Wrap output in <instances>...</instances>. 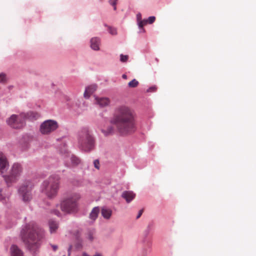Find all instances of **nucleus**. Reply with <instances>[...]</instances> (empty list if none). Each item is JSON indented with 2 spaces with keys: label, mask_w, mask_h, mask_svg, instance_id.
Listing matches in <instances>:
<instances>
[{
  "label": "nucleus",
  "mask_w": 256,
  "mask_h": 256,
  "mask_svg": "<svg viewBox=\"0 0 256 256\" xmlns=\"http://www.w3.org/2000/svg\"><path fill=\"white\" fill-rule=\"evenodd\" d=\"M20 236L28 248L36 256L44 236V230L34 225H24L20 232Z\"/></svg>",
  "instance_id": "obj_1"
},
{
  "label": "nucleus",
  "mask_w": 256,
  "mask_h": 256,
  "mask_svg": "<svg viewBox=\"0 0 256 256\" xmlns=\"http://www.w3.org/2000/svg\"><path fill=\"white\" fill-rule=\"evenodd\" d=\"M110 122L116 126L120 135H126L128 133V108L125 106L116 108Z\"/></svg>",
  "instance_id": "obj_2"
},
{
  "label": "nucleus",
  "mask_w": 256,
  "mask_h": 256,
  "mask_svg": "<svg viewBox=\"0 0 256 256\" xmlns=\"http://www.w3.org/2000/svg\"><path fill=\"white\" fill-rule=\"evenodd\" d=\"M60 180V178L58 175L53 174L50 176L42 184V192L44 193L48 198H54L57 195L59 190Z\"/></svg>",
  "instance_id": "obj_3"
},
{
  "label": "nucleus",
  "mask_w": 256,
  "mask_h": 256,
  "mask_svg": "<svg viewBox=\"0 0 256 256\" xmlns=\"http://www.w3.org/2000/svg\"><path fill=\"white\" fill-rule=\"evenodd\" d=\"M78 140V146L82 150L89 152L94 149L95 140L88 128H84L80 130Z\"/></svg>",
  "instance_id": "obj_4"
},
{
  "label": "nucleus",
  "mask_w": 256,
  "mask_h": 256,
  "mask_svg": "<svg viewBox=\"0 0 256 256\" xmlns=\"http://www.w3.org/2000/svg\"><path fill=\"white\" fill-rule=\"evenodd\" d=\"M80 198L79 194H72L64 198L60 204L61 210L66 214L75 212L78 210V201Z\"/></svg>",
  "instance_id": "obj_5"
},
{
  "label": "nucleus",
  "mask_w": 256,
  "mask_h": 256,
  "mask_svg": "<svg viewBox=\"0 0 256 256\" xmlns=\"http://www.w3.org/2000/svg\"><path fill=\"white\" fill-rule=\"evenodd\" d=\"M23 172V168L19 163H14L12 166L8 174L2 175L8 187L11 186L18 182Z\"/></svg>",
  "instance_id": "obj_6"
},
{
  "label": "nucleus",
  "mask_w": 256,
  "mask_h": 256,
  "mask_svg": "<svg viewBox=\"0 0 256 256\" xmlns=\"http://www.w3.org/2000/svg\"><path fill=\"white\" fill-rule=\"evenodd\" d=\"M33 188L34 184L30 180H24L18 188V193L24 202H28L32 200Z\"/></svg>",
  "instance_id": "obj_7"
},
{
  "label": "nucleus",
  "mask_w": 256,
  "mask_h": 256,
  "mask_svg": "<svg viewBox=\"0 0 256 256\" xmlns=\"http://www.w3.org/2000/svg\"><path fill=\"white\" fill-rule=\"evenodd\" d=\"M6 122L10 127L15 129L21 128L26 124L24 116H21V113L18 115L12 114L6 120Z\"/></svg>",
  "instance_id": "obj_8"
},
{
  "label": "nucleus",
  "mask_w": 256,
  "mask_h": 256,
  "mask_svg": "<svg viewBox=\"0 0 256 256\" xmlns=\"http://www.w3.org/2000/svg\"><path fill=\"white\" fill-rule=\"evenodd\" d=\"M58 126L56 121L48 120L44 121L40 126V130L43 134H48L56 130Z\"/></svg>",
  "instance_id": "obj_9"
},
{
  "label": "nucleus",
  "mask_w": 256,
  "mask_h": 256,
  "mask_svg": "<svg viewBox=\"0 0 256 256\" xmlns=\"http://www.w3.org/2000/svg\"><path fill=\"white\" fill-rule=\"evenodd\" d=\"M65 166L67 167L72 166H78L80 162V160L78 158L74 155H70V154H67L64 158Z\"/></svg>",
  "instance_id": "obj_10"
},
{
  "label": "nucleus",
  "mask_w": 256,
  "mask_h": 256,
  "mask_svg": "<svg viewBox=\"0 0 256 256\" xmlns=\"http://www.w3.org/2000/svg\"><path fill=\"white\" fill-rule=\"evenodd\" d=\"M9 168V164L5 155L0 152V174L4 175V173L6 172Z\"/></svg>",
  "instance_id": "obj_11"
},
{
  "label": "nucleus",
  "mask_w": 256,
  "mask_h": 256,
  "mask_svg": "<svg viewBox=\"0 0 256 256\" xmlns=\"http://www.w3.org/2000/svg\"><path fill=\"white\" fill-rule=\"evenodd\" d=\"M94 103L100 108H104L110 105V100L107 97H100L96 96H94Z\"/></svg>",
  "instance_id": "obj_12"
},
{
  "label": "nucleus",
  "mask_w": 256,
  "mask_h": 256,
  "mask_svg": "<svg viewBox=\"0 0 256 256\" xmlns=\"http://www.w3.org/2000/svg\"><path fill=\"white\" fill-rule=\"evenodd\" d=\"M129 133L134 132L136 129V114L129 110Z\"/></svg>",
  "instance_id": "obj_13"
},
{
  "label": "nucleus",
  "mask_w": 256,
  "mask_h": 256,
  "mask_svg": "<svg viewBox=\"0 0 256 256\" xmlns=\"http://www.w3.org/2000/svg\"><path fill=\"white\" fill-rule=\"evenodd\" d=\"M70 233L74 235L76 240H78V242L75 244V247L76 249H80L82 248V240L80 238V232L78 230H72V231H70Z\"/></svg>",
  "instance_id": "obj_14"
},
{
  "label": "nucleus",
  "mask_w": 256,
  "mask_h": 256,
  "mask_svg": "<svg viewBox=\"0 0 256 256\" xmlns=\"http://www.w3.org/2000/svg\"><path fill=\"white\" fill-rule=\"evenodd\" d=\"M21 116H24V121L26 120H34L37 119L40 115L38 113L32 111L28 112H22Z\"/></svg>",
  "instance_id": "obj_15"
},
{
  "label": "nucleus",
  "mask_w": 256,
  "mask_h": 256,
  "mask_svg": "<svg viewBox=\"0 0 256 256\" xmlns=\"http://www.w3.org/2000/svg\"><path fill=\"white\" fill-rule=\"evenodd\" d=\"M90 48L94 50H100V38L98 37L92 38L90 40Z\"/></svg>",
  "instance_id": "obj_16"
},
{
  "label": "nucleus",
  "mask_w": 256,
  "mask_h": 256,
  "mask_svg": "<svg viewBox=\"0 0 256 256\" xmlns=\"http://www.w3.org/2000/svg\"><path fill=\"white\" fill-rule=\"evenodd\" d=\"M10 250L11 256H24L22 252L16 245H12Z\"/></svg>",
  "instance_id": "obj_17"
},
{
  "label": "nucleus",
  "mask_w": 256,
  "mask_h": 256,
  "mask_svg": "<svg viewBox=\"0 0 256 256\" xmlns=\"http://www.w3.org/2000/svg\"><path fill=\"white\" fill-rule=\"evenodd\" d=\"M156 20V17L154 16H150L148 19L144 20L142 21L138 22V26L140 28H142L143 26L148 24H152Z\"/></svg>",
  "instance_id": "obj_18"
},
{
  "label": "nucleus",
  "mask_w": 256,
  "mask_h": 256,
  "mask_svg": "<svg viewBox=\"0 0 256 256\" xmlns=\"http://www.w3.org/2000/svg\"><path fill=\"white\" fill-rule=\"evenodd\" d=\"M100 212V208L98 206H96L92 208L90 213V214L89 218L90 220L94 221L98 218V214Z\"/></svg>",
  "instance_id": "obj_19"
},
{
  "label": "nucleus",
  "mask_w": 256,
  "mask_h": 256,
  "mask_svg": "<svg viewBox=\"0 0 256 256\" xmlns=\"http://www.w3.org/2000/svg\"><path fill=\"white\" fill-rule=\"evenodd\" d=\"M101 213L104 218L109 219L112 216V211L109 208L103 207L102 209Z\"/></svg>",
  "instance_id": "obj_20"
},
{
  "label": "nucleus",
  "mask_w": 256,
  "mask_h": 256,
  "mask_svg": "<svg viewBox=\"0 0 256 256\" xmlns=\"http://www.w3.org/2000/svg\"><path fill=\"white\" fill-rule=\"evenodd\" d=\"M101 131L106 136H109L112 135L114 134V127L111 126H108L106 129V130L102 129Z\"/></svg>",
  "instance_id": "obj_21"
},
{
  "label": "nucleus",
  "mask_w": 256,
  "mask_h": 256,
  "mask_svg": "<svg viewBox=\"0 0 256 256\" xmlns=\"http://www.w3.org/2000/svg\"><path fill=\"white\" fill-rule=\"evenodd\" d=\"M105 26L108 27V32L112 35H116L117 34L116 29L114 27L108 26L106 24H104Z\"/></svg>",
  "instance_id": "obj_22"
},
{
  "label": "nucleus",
  "mask_w": 256,
  "mask_h": 256,
  "mask_svg": "<svg viewBox=\"0 0 256 256\" xmlns=\"http://www.w3.org/2000/svg\"><path fill=\"white\" fill-rule=\"evenodd\" d=\"M95 233V230L94 229L90 230H88V238L90 240L92 241L94 240L93 235Z\"/></svg>",
  "instance_id": "obj_23"
},
{
  "label": "nucleus",
  "mask_w": 256,
  "mask_h": 256,
  "mask_svg": "<svg viewBox=\"0 0 256 256\" xmlns=\"http://www.w3.org/2000/svg\"><path fill=\"white\" fill-rule=\"evenodd\" d=\"M138 84L139 82L137 80L134 79L129 82V87L136 88L138 86Z\"/></svg>",
  "instance_id": "obj_24"
},
{
  "label": "nucleus",
  "mask_w": 256,
  "mask_h": 256,
  "mask_svg": "<svg viewBox=\"0 0 256 256\" xmlns=\"http://www.w3.org/2000/svg\"><path fill=\"white\" fill-rule=\"evenodd\" d=\"M58 228V225H49V229L50 234H53L56 232Z\"/></svg>",
  "instance_id": "obj_25"
},
{
  "label": "nucleus",
  "mask_w": 256,
  "mask_h": 256,
  "mask_svg": "<svg viewBox=\"0 0 256 256\" xmlns=\"http://www.w3.org/2000/svg\"><path fill=\"white\" fill-rule=\"evenodd\" d=\"M86 88L88 89L89 93L92 94L96 90L97 86L96 84H93L86 87Z\"/></svg>",
  "instance_id": "obj_26"
},
{
  "label": "nucleus",
  "mask_w": 256,
  "mask_h": 256,
  "mask_svg": "<svg viewBox=\"0 0 256 256\" xmlns=\"http://www.w3.org/2000/svg\"><path fill=\"white\" fill-rule=\"evenodd\" d=\"M128 60V56L127 55H124L121 54L120 55V61L121 62H126Z\"/></svg>",
  "instance_id": "obj_27"
},
{
  "label": "nucleus",
  "mask_w": 256,
  "mask_h": 256,
  "mask_svg": "<svg viewBox=\"0 0 256 256\" xmlns=\"http://www.w3.org/2000/svg\"><path fill=\"white\" fill-rule=\"evenodd\" d=\"M118 0H109V3L114 7V10H116V2Z\"/></svg>",
  "instance_id": "obj_28"
},
{
  "label": "nucleus",
  "mask_w": 256,
  "mask_h": 256,
  "mask_svg": "<svg viewBox=\"0 0 256 256\" xmlns=\"http://www.w3.org/2000/svg\"><path fill=\"white\" fill-rule=\"evenodd\" d=\"M94 165L95 168L98 170L100 169V162L98 160L96 159L94 161Z\"/></svg>",
  "instance_id": "obj_29"
},
{
  "label": "nucleus",
  "mask_w": 256,
  "mask_h": 256,
  "mask_svg": "<svg viewBox=\"0 0 256 256\" xmlns=\"http://www.w3.org/2000/svg\"><path fill=\"white\" fill-rule=\"evenodd\" d=\"M122 196L124 198L127 202H128V191H124L123 192Z\"/></svg>",
  "instance_id": "obj_30"
},
{
  "label": "nucleus",
  "mask_w": 256,
  "mask_h": 256,
  "mask_svg": "<svg viewBox=\"0 0 256 256\" xmlns=\"http://www.w3.org/2000/svg\"><path fill=\"white\" fill-rule=\"evenodd\" d=\"M90 93H89L88 89L86 88L84 94V96L86 98H88Z\"/></svg>",
  "instance_id": "obj_31"
},
{
  "label": "nucleus",
  "mask_w": 256,
  "mask_h": 256,
  "mask_svg": "<svg viewBox=\"0 0 256 256\" xmlns=\"http://www.w3.org/2000/svg\"><path fill=\"white\" fill-rule=\"evenodd\" d=\"M136 196V194L133 192L129 191V202L132 200Z\"/></svg>",
  "instance_id": "obj_32"
},
{
  "label": "nucleus",
  "mask_w": 256,
  "mask_h": 256,
  "mask_svg": "<svg viewBox=\"0 0 256 256\" xmlns=\"http://www.w3.org/2000/svg\"><path fill=\"white\" fill-rule=\"evenodd\" d=\"M6 80V76L4 74H0V82L4 83Z\"/></svg>",
  "instance_id": "obj_33"
},
{
  "label": "nucleus",
  "mask_w": 256,
  "mask_h": 256,
  "mask_svg": "<svg viewBox=\"0 0 256 256\" xmlns=\"http://www.w3.org/2000/svg\"><path fill=\"white\" fill-rule=\"evenodd\" d=\"M2 191L3 189L2 188H0V202L5 199V196L2 194Z\"/></svg>",
  "instance_id": "obj_34"
},
{
  "label": "nucleus",
  "mask_w": 256,
  "mask_h": 256,
  "mask_svg": "<svg viewBox=\"0 0 256 256\" xmlns=\"http://www.w3.org/2000/svg\"><path fill=\"white\" fill-rule=\"evenodd\" d=\"M52 212L58 217L61 216V214L58 210H54L52 211Z\"/></svg>",
  "instance_id": "obj_35"
},
{
  "label": "nucleus",
  "mask_w": 256,
  "mask_h": 256,
  "mask_svg": "<svg viewBox=\"0 0 256 256\" xmlns=\"http://www.w3.org/2000/svg\"><path fill=\"white\" fill-rule=\"evenodd\" d=\"M156 88L155 86H152V87L149 88L147 90V92H153L156 91Z\"/></svg>",
  "instance_id": "obj_36"
},
{
  "label": "nucleus",
  "mask_w": 256,
  "mask_h": 256,
  "mask_svg": "<svg viewBox=\"0 0 256 256\" xmlns=\"http://www.w3.org/2000/svg\"><path fill=\"white\" fill-rule=\"evenodd\" d=\"M72 244H70L68 249V256H70V255L71 250L72 249Z\"/></svg>",
  "instance_id": "obj_37"
},
{
  "label": "nucleus",
  "mask_w": 256,
  "mask_h": 256,
  "mask_svg": "<svg viewBox=\"0 0 256 256\" xmlns=\"http://www.w3.org/2000/svg\"><path fill=\"white\" fill-rule=\"evenodd\" d=\"M144 212V210L142 209V210H140V211H139V212H138V215L136 216V218H138L140 217L141 215L142 214V212Z\"/></svg>",
  "instance_id": "obj_38"
},
{
  "label": "nucleus",
  "mask_w": 256,
  "mask_h": 256,
  "mask_svg": "<svg viewBox=\"0 0 256 256\" xmlns=\"http://www.w3.org/2000/svg\"><path fill=\"white\" fill-rule=\"evenodd\" d=\"M52 248V249L54 251H56L58 248L56 245L54 244H50Z\"/></svg>",
  "instance_id": "obj_39"
},
{
  "label": "nucleus",
  "mask_w": 256,
  "mask_h": 256,
  "mask_svg": "<svg viewBox=\"0 0 256 256\" xmlns=\"http://www.w3.org/2000/svg\"><path fill=\"white\" fill-rule=\"evenodd\" d=\"M137 18H138V22L140 21H142V20H141L142 18V16L140 14H137Z\"/></svg>",
  "instance_id": "obj_40"
},
{
  "label": "nucleus",
  "mask_w": 256,
  "mask_h": 256,
  "mask_svg": "<svg viewBox=\"0 0 256 256\" xmlns=\"http://www.w3.org/2000/svg\"><path fill=\"white\" fill-rule=\"evenodd\" d=\"M122 78L124 79H125V80L127 79L128 76H127L126 74H123L122 75Z\"/></svg>",
  "instance_id": "obj_41"
},
{
  "label": "nucleus",
  "mask_w": 256,
  "mask_h": 256,
  "mask_svg": "<svg viewBox=\"0 0 256 256\" xmlns=\"http://www.w3.org/2000/svg\"><path fill=\"white\" fill-rule=\"evenodd\" d=\"M49 224H56V222H54V221L50 222Z\"/></svg>",
  "instance_id": "obj_42"
},
{
  "label": "nucleus",
  "mask_w": 256,
  "mask_h": 256,
  "mask_svg": "<svg viewBox=\"0 0 256 256\" xmlns=\"http://www.w3.org/2000/svg\"><path fill=\"white\" fill-rule=\"evenodd\" d=\"M144 242H146L148 244L150 242L148 240H146Z\"/></svg>",
  "instance_id": "obj_43"
},
{
  "label": "nucleus",
  "mask_w": 256,
  "mask_h": 256,
  "mask_svg": "<svg viewBox=\"0 0 256 256\" xmlns=\"http://www.w3.org/2000/svg\"><path fill=\"white\" fill-rule=\"evenodd\" d=\"M65 256V255H64V256Z\"/></svg>",
  "instance_id": "obj_44"
}]
</instances>
